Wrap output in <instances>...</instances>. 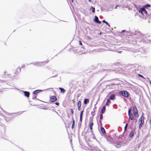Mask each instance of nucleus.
I'll return each instance as SVG.
<instances>
[{"label":"nucleus","mask_w":151,"mask_h":151,"mask_svg":"<svg viewBox=\"0 0 151 151\" xmlns=\"http://www.w3.org/2000/svg\"><path fill=\"white\" fill-rule=\"evenodd\" d=\"M144 117L142 116L139 119V128H140L142 126L144 123Z\"/></svg>","instance_id":"nucleus-1"},{"label":"nucleus","mask_w":151,"mask_h":151,"mask_svg":"<svg viewBox=\"0 0 151 151\" xmlns=\"http://www.w3.org/2000/svg\"><path fill=\"white\" fill-rule=\"evenodd\" d=\"M119 93L123 96L125 97H128L129 96V94L128 92L126 91H121L119 92Z\"/></svg>","instance_id":"nucleus-2"},{"label":"nucleus","mask_w":151,"mask_h":151,"mask_svg":"<svg viewBox=\"0 0 151 151\" xmlns=\"http://www.w3.org/2000/svg\"><path fill=\"white\" fill-rule=\"evenodd\" d=\"M133 112L134 116L135 117L137 116L138 115V111L136 106L134 105L133 107Z\"/></svg>","instance_id":"nucleus-3"},{"label":"nucleus","mask_w":151,"mask_h":151,"mask_svg":"<svg viewBox=\"0 0 151 151\" xmlns=\"http://www.w3.org/2000/svg\"><path fill=\"white\" fill-rule=\"evenodd\" d=\"M57 100L56 97L54 96H52L50 98V101L51 102H54L56 101Z\"/></svg>","instance_id":"nucleus-4"},{"label":"nucleus","mask_w":151,"mask_h":151,"mask_svg":"<svg viewBox=\"0 0 151 151\" xmlns=\"http://www.w3.org/2000/svg\"><path fill=\"white\" fill-rule=\"evenodd\" d=\"M139 12L141 13L143 15L144 14H146L147 12L146 10L144 8H141L139 9Z\"/></svg>","instance_id":"nucleus-5"},{"label":"nucleus","mask_w":151,"mask_h":151,"mask_svg":"<svg viewBox=\"0 0 151 151\" xmlns=\"http://www.w3.org/2000/svg\"><path fill=\"white\" fill-rule=\"evenodd\" d=\"M93 125V122L90 123L89 124V126L92 132H93L92 129L93 128L92 126Z\"/></svg>","instance_id":"nucleus-6"},{"label":"nucleus","mask_w":151,"mask_h":151,"mask_svg":"<svg viewBox=\"0 0 151 151\" xmlns=\"http://www.w3.org/2000/svg\"><path fill=\"white\" fill-rule=\"evenodd\" d=\"M94 21L98 23L99 24H101V22L99 20L98 17L96 16L95 17Z\"/></svg>","instance_id":"nucleus-7"},{"label":"nucleus","mask_w":151,"mask_h":151,"mask_svg":"<svg viewBox=\"0 0 151 151\" xmlns=\"http://www.w3.org/2000/svg\"><path fill=\"white\" fill-rule=\"evenodd\" d=\"M128 115L129 116V119H130L132 121L134 120V119L132 113H131V114H130L129 115Z\"/></svg>","instance_id":"nucleus-8"},{"label":"nucleus","mask_w":151,"mask_h":151,"mask_svg":"<svg viewBox=\"0 0 151 151\" xmlns=\"http://www.w3.org/2000/svg\"><path fill=\"white\" fill-rule=\"evenodd\" d=\"M24 95L27 97H28L29 96V92L25 91L24 92Z\"/></svg>","instance_id":"nucleus-9"},{"label":"nucleus","mask_w":151,"mask_h":151,"mask_svg":"<svg viewBox=\"0 0 151 151\" xmlns=\"http://www.w3.org/2000/svg\"><path fill=\"white\" fill-rule=\"evenodd\" d=\"M72 120L73 121V123H72L71 128H72V129H73L74 128V125H75V121L74 118L73 117L72 118Z\"/></svg>","instance_id":"nucleus-10"},{"label":"nucleus","mask_w":151,"mask_h":151,"mask_svg":"<svg viewBox=\"0 0 151 151\" xmlns=\"http://www.w3.org/2000/svg\"><path fill=\"white\" fill-rule=\"evenodd\" d=\"M59 89L61 93H64L66 91V90L63 88H59Z\"/></svg>","instance_id":"nucleus-11"},{"label":"nucleus","mask_w":151,"mask_h":151,"mask_svg":"<svg viewBox=\"0 0 151 151\" xmlns=\"http://www.w3.org/2000/svg\"><path fill=\"white\" fill-rule=\"evenodd\" d=\"M42 91V90H37L34 91L33 93L35 94H37L38 93Z\"/></svg>","instance_id":"nucleus-12"},{"label":"nucleus","mask_w":151,"mask_h":151,"mask_svg":"<svg viewBox=\"0 0 151 151\" xmlns=\"http://www.w3.org/2000/svg\"><path fill=\"white\" fill-rule=\"evenodd\" d=\"M106 110V107L105 106H103L102 108L101 111V113H104L105 111Z\"/></svg>","instance_id":"nucleus-13"},{"label":"nucleus","mask_w":151,"mask_h":151,"mask_svg":"<svg viewBox=\"0 0 151 151\" xmlns=\"http://www.w3.org/2000/svg\"><path fill=\"white\" fill-rule=\"evenodd\" d=\"M89 102V100L88 99H85L84 101V103L86 104Z\"/></svg>","instance_id":"nucleus-14"},{"label":"nucleus","mask_w":151,"mask_h":151,"mask_svg":"<svg viewBox=\"0 0 151 151\" xmlns=\"http://www.w3.org/2000/svg\"><path fill=\"white\" fill-rule=\"evenodd\" d=\"M134 131H133L131 132L129 134V137H132L134 136Z\"/></svg>","instance_id":"nucleus-15"},{"label":"nucleus","mask_w":151,"mask_h":151,"mask_svg":"<svg viewBox=\"0 0 151 151\" xmlns=\"http://www.w3.org/2000/svg\"><path fill=\"white\" fill-rule=\"evenodd\" d=\"M115 98V96L114 94H112L110 97V99L111 100H114Z\"/></svg>","instance_id":"nucleus-16"},{"label":"nucleus","mask_w":151,"mask_h":151,"mask_svg":"<svg viewBox=\"0 0 151 151\" xmlns=\"http://www.w3.org/2000/svg\"><path fill=\"white\" fill-rule=\"evenodd\" d=\"M111 101L109 99H108L106 103V106L109 105V104L111 103Z\"/></svg>","instance_id":"nucleus-17"},{"label":"nucleus","mask_w":151,"mask_h":151,"mask_svg":"<svg viewBox=\"0 0 151 151\" xmlns=\"http://www.w3.org/2000/svg\"><path fill=\"white\" fill-rule=\"evenodd\" d=\"M81 102L80 101H79L77 104L78 107H81Z\"/></svg>","instance_id":"nucleus-18"},{"label":"nucleus","mask_w":151,"mask_h":151,"mask_svg":"<svg viewBox=\"0 0 151 151\" xmlns=\"http://www.w3.org/2000/svg\"><path fill=\"white\" fill-rule=\"evenodd\" d=\"M101 130L102 132V133H105V131L103 127H101Z\"/></svg>","instance_id":"nucleus-19"},{"label":"nucleus","mask_w":151,"mask_h":151,"mask_svg":"<svg viewBox=\"0 0 151 151\" xmlns=\"http://www.w3.org/2000/svg\"><path fill=\"white\" fill-rule=\"evenodd\" d=\"M127 125H128V124H127V123L125 125V126L124 128V132L126 131L127 130Z\"/></svg>","instance_id":"nucleus-20"},{"label":"nucleus","mask_w":151,"mask_h":151,"mask_svg":"<svg viewBox=\"0 0 151 151\" xmlns=\"http://www.w3.org/2000/svg\"><path fill=\"white\" fill-rule=\"evenodd\" d=\"M116 146L118 148H119L121 146V145L119 144H117L116 145Z\"/></svg>","instance_id":"nucleus-21"},{"label":"nucleus","mask_w":151,"mask_h":151,"mask_svg":"<svg viewBox=\"0 0 151 151\" xmlns=\"http://www.w3.org/2000/svg\"><path fill=\"white\" fill-rule=\"evenodd\" d=\"M103 113H101L100 114V119L101 120L103 118V116L102 115Z\"/></svg>","instance_id":"nucleus-22"},{"label":"nucleus","mask_w":151,"mask_h":151,"mask_svg":"<svg viewBox=\"0 0 151 151\" xmlns=\"http://www.w3.org/2000/svg\"><path fill=\"white\" fill-rule=\"evenodd\" d=\"M91 8L92 9V12L93 13H94L95 12V9L93 7H91Z\"/></svg>","instance_id":"nucleus-23"},{"label":"nucleus","mask_w":151,"mask_h":151,"mask_svg":"<svg viewBox=\"0 0 151 151\" xmlns=\"http://www.w3.org/2000/svg\"><path fill=\"white\" fill-rule=\"evenodd\" d=\"M102 22H104V23H105L108 26H110V25L109 24H108V23L107 22H106L105 21V20H103V21H102Z\"/></svg>","instance_id":"nucleus-24"},{"label":"nucleus","mask_w":151,"mask_h":151,"mask_svg":"<svg viewBox=\"0 0 151 151\" xmlns=\"http://www.w3.org/2000/svg\"><path fill=\"white\" fill-rule=\"evenodd\" d=\"M82 116H80V123H81L82 121Z\"/></svg>","instance_id":"nucleus-25"},{"label":"nucleus","mask_w":151,"mask_h":151,"mask_svg":"<svg viewBox=\"0 0 151 151\" xmlns=\"http://www.w3.org/2000/svg\"><path fill=\"white\" fill-rule=\"evenodd\" d=\"M70 111L72 113V115H73L74 114V111L73 109H70Z\"/></svg>","instance_id":"nucleus-26"},{"label":"nucleus","mask_w":151,"mask_h":151,"mask_svg":"<svg viewBox=\"0 0 151 151\" xmlns=\"http://www.w3.org/2000/svg\"><path fill=\"white\" fill-rule=\"evenodd\" d=\"M131 109H129V110H128V115H129L130 114H131Z\"/></svg>","instance_id":"nucleus-27"},{"label":"nucleus","mask_w":151,"mask_h":151,"mask_svg":"<svg viewBox=\"0 0 151 151\" xmlns=\"http://www.w3.org/2000/svg\"><path fill=\"white\" fill-rule=\"evenodd\" d=\"M138 76L140 77H142V78H145L142 75H141V74H138Z\"/></svg>","instance_id":"nucleus-28"},{"label":"nucleus","mask_w":151,"mask_h":151,"mask_svg":"<svg viewBox=\"0 0 151 151\" xmlns=\"http://www.w3.org/2000/svg\"><path fill=\"white\" fill-rule=\"evenodd\" d=\"M83 111V110L81 112V113H80V116H82Z\"/></svg>","instance_id":"nucleus-29"},{"label":"nucleus","mask_w":151,"mask_h":151,"mask_svg":"<svg viewBox=\"0 0 151 151\" xmlns=\"http://www.w3.org/2000/svg\"><path fill=\"white\" fill-rule=\"evenodd\" d=\"M79 45H81L82 46V43L81 41H79Z\"/></svg>","instance_id":"nucleus-30"},{"label":"nucleus","mask_w":151,"mask_h":151,"mask_svg":"<svg viewBox=\"0 0 151 151\" xmlns=\"http://www.w3.org/2000/svg\"><path fill=\"white\" fill-rule=\"evenodd\" d=\"M145 6L146 7H150L151 6L149 4H147Z\"/></svg>","instance_id":"nucleus-31"},{"label":"nucleus","mask_w":151,"mask_h":151,"mask_svg":"<svg viewBox=\"0 0 151 151\" xmlns=\"http://www.w3.org/2000/svg\"><path fill=\"white\" fill-rule=\"evenodd\" d=\"M55 104L56 105H58V106L59 105V103H58V102H56L55 103Z\"/></svg>","instance_id":"nucleus-32"},{"label":"nucleus","mask_w":151,"mask_h":151,"mask_svg":"<svg viewBox=\"0 0 151 151\" xmlns=\"http://www.w3.org/2000/svg\"><path fill=\"white\" fill-rule=\"evenodd\" d=\"M81 107H78V110L79 111L81 110Z\"/></svg>","instance_id":"nucleus-33"},{"label":"nucleus","mask_w":151,"mask_h":151,"mask_svg":"<svg viewBox=\"0 0 151 151\" xmlns=\"http://www.w3.org/2000/svg\"><path fill=\"white\" fill-rule=\"evenodd\" d=\"M91 114L92 115H94V114H95V113H94V112H91Z\"/></svg>","instance_id":"nucleus-34"},{"label":"nucleus","mask_w":151,"mask_h":151,"mask_svg":"<svg viewBox=\"0 0 151 151\" xmlns=\"http://www.w3.org/2000/svg\"><path fill=\"white\" fill-rule=\"evenodd\" d=\"M149 123L150 125H151V119L150 120Z\"/></svg>","instance_id":"nucleus-35"},{"label":"nucleus","mask_w":151,"mask_h":151,"mask_svg":"<svg viewBox=\"0 0 151 151\" xmlns=\"http://www.w3.org/2000/svg\"><path fill=\"white\" fill-rule=\"evenodd\" d=\"M45 62L46 63H47L49 62V60H47V61H46Z\"/></svg>","instance_id":"nucleus-36"},{"label":"nucleus","mask_w":151,"mask_h":151,"mask_svg":"<svg viewBox=\"0 0 151 151\" xmlns=\"http://www.w3.org/2000/svg\"><path fill=\"white\" fill-rule=\"evenodd\" d=\"M99 122L101 124V120H100L99 121Z\"/></svg>","instance_id":"nucleus-37"},{"label":"nucleus","mask_w":151,"mask_h":151,"mask_svg":"<svg viewBox=\"0 0 151 151\" xmlns=\"http://www.w3.org/2000/svg\"><path fill=\"white\" fill-rule=\"evenodd\" d=\"M118 6H118V5H117L116 6V7H115V8L116 9V8H117V7H118Z\"/></svg>","instance_id":"nucleus-38"},{"label":"nucleus","mask_w":151,"mask_h":151,"mask_svg":"<svg viewBox=\"0 0 151 151\" xmlns=\"http://www.w3.org/2000/svg\"><path fill=\"white\" fill-rule=\"evenodd\" d=\"M125 30H122V32H121V33H122L123 32H125Z\"/></svg>","instance_id":"nucleus-39"}]
</instances>
